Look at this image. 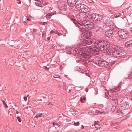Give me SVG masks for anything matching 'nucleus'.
<instances>
[{
    "instance_id": "57",
    "label": "nucleus",
    "mask_w": 132,
    "mask_h": 132,
    "mask_svg": "<svg viewBox=\"0 0 132 132\" xmlns=\"http://www.w3.org/2000/svg\"><path fill=\"white\" fill-rule=\"evenodd\" d=\"M71 91V90H69V91L70 92Z\"/></svg>"
},
{
    "instance_id": "11",
    "label": "nucleus",
    "mask_w": 132,
    "mask_h": 132,
    "mask_svg": "<svg viewBox=\"0 0 132 132\" xmlns=\"http://www.w3.org/2000/svg\"><path fill=\"white\" fill-rule=\"evenodd\" d=\"M67 5L64 3H61L59 5V9L62 12H64L67 10Z\"/></svg>"
},
{
    "instance_id": "51",
    "label": "nucleus",
    "mask_w": 132,
    "mask_h": 132,
    "mask_svg": "<svg viewBox=\"0 0 132 132\" xmlns=\"http://www.w3.org/2000/svg\"><path fill=\"white\" fill-rule=\"evenodd\" d=\"M131 94L132 95V89L131 92Z\"/></svg>"
},
{
    "instance_id": "50",
    "label": "nucleus",
    "mask_w": 132,
    "mask_h": 132,
    "mask_svg": "<svg viewBox=\"0 0 132 132\" xmlns=\"http://www.w3.org/2000/svg\"><path fill=\"white\" fill-rule=\"evenodd\" d=\"M46 69H49V68H47L46 67ZM46 70H48V69H46Z\"/></svg>"
},
{
    "instance_id": "53",
    "label": "nucleus",
    "mask_w": 132,
    "mask_h": 132,
    "mask_svg": "<svg viewBox=\"0 0 132 132\" xmlns=\"http://www.w3.org/2000/svg\"><path fill=\"white\" fill-rule=\"evenodd\" d=\"M18 113H19L17 111H16V113H17V114H18Z\"/></svg>"
},
{
    "instance_id": "7",
    "label": "nucleus",
    "mask_w": 132,
    "mask_h": 132,
    "mask_svg": "<svg viewBox=\"0 0 132 132\" xmlns=\"http://www.w3.org/2000/svg\"><path fill=\"white\" fill-rule=\"evenodd\" d=\"M84 20H82V24L85 26L86 28L92 29L94 28L95 24L92 22L87 20L86 18H84Z\"/></svg>"
},
{
    "instance_id": "27",
    "label": "nucleus",
    "mask_w": 132,
    "mask_h": 132,
    "mask_svg": "<svg viewBox=\"0 0 132 132\" xmlns=\"http://www.w3.org/2000/svg\"><path fill=\"white\" fill-rule=\"evenodd\" d=\"M128 78L129 79H132V71L129 73Z\"/></svg>"
},
{
    "instance_id": "1",
    "label": "nucleus",
    "mask_w": 132,
    "mask_h": 132,
    "mask_svg": "<svg viewBox=\"0 0 132 132\" xmlns=\"http://www.w3.org/2000/svg\"><path fill=\"white\" fill-rule=\"evenodd\" d=\"M80 43L78 44L77 47L78 48H75L69 47L67 49V52L69 54L75 55L76 54H79L78 56L77 60L83 64L85 66H87L88 64H89L90 62L93 59V56L89 55L88 52H85L81 50L84 49V48H81L78 46Z\"/></svg>"
},
{
    "instance_id": "22",
    "label": "nucleus",
    "mask_w": 132,
    "mask_h": 132,
    "mask_svg": "<svg viewBox=\"0 0 132 132\" xmlns=\"http://www.w3.org/2000/svg\"><path fill=\"white\" fill-rule=\"evenodd\" d=\"M82 4H77L76 6V8L78 10H80Z\"/></svg>"
},
{
    "instance_id": "5",
    "label": "nucleus",
    "mask_w": 132,
    "mask_h": 132,
    "mask_svg": "<svg viewBox=\"0 0 132 132\" xmlns=\"http://www.w3.org/2000/svg\"><path fill=\"white\" fill-rule=\"evenodd\" d=\"M70 19L72 21H73L74 23L77 26L80 31L82 32H83V31H84L85 30L86 28L85 25L83 24L82 22L81 23H79L73 17H71Z\"/></svg>"
},
{
    "instance_id": "38",
    "label": "nucleus",
    "mask_w": 132,
    "mask_h": 132,
    "mask_svg": "<svg viewBox=\"0 0 132 132\" xmlns=\"http://www.w3.org/2000/svg\"><path fill=\"white\" fill-rule=\"evenodd\" d=\"M17 2L18 4H20L21 3V2L20 0H17Z\"/></svg>"
},
{
    "instance_id": "12",
    "label": "nucleus",
    "mask_w": 132,
    "mask_h": 132,
    "mask_svg": "<svg viewBox=\"0 0 132 132\" xmlns=\"http://www.w3.org/2000/svg\"><path fill=\"white\" fill-rule=\"evenodd\" d=\"M104 52H106L107 54L109 55H112L114 56V51H113L112 49L110 48V45L108 48H106V49L104 50Z\"/></svg>"
},
{
    "instance_id": "54",
    "label": "nucleus",
    "mask_w": 132,
    "mask_h": 132,
    "mask_svg": "<svg viewBox=\"0 0 132 132\" xmlns=\"http://www.w3.org/2000/svg\"><path fill=\"white\" fill-rule=\"evenodd\" d=\"M5 104V105H6V106L7 107H8V106H7V105L6 104V103Z\"/></svg>"
},
{
    "instance_id": "39",
    "label": "nucleus",
    "mask_w": 132,
    "mask_h": 132,
    "mask_svg": "<svg viewBox=\"0 0 132 132\" xmlns=\"http://www.w3.org/2000/svg\"><path fill=\"white\" fill-rule=\"evenodd\" d=\"M35 3L36 6H38L40 3L38 2H35Z\"/></svg>"
},
{
    "instance_id": "33",
    "label": "nucleus",
    "mask_w": 132,
    "mask_h": 132,
    "mask_svg": "<svg viewBox=\"0 0 132 132\" xmlns=\"http://www.w3.org/2000/svg\"><path fill=\"white\" fill-rule=\"evenodd\" d=\"M53 77L55 78H60V77L59 75H54V76H53Z\"/></svg>"
},
{
    "instance_id": "45",
    "label": "nucleus",
    "mask_w": 132,
    "mask_h": 132,
    "mask_svg": "<svg viewBox=\"0 0 132 132\" xmlns=\"http://www.w3.org/2000/svg\"><path fill=\"white\" fill-rule=\"evenodd\" d=\"M50 38H51V37H48V38H47V39L48 40H50Z\"/></svg>"
},
{
    "instance_id": "23",
    "label": "nucleus",
    "mask_w": 132,
    "mask_h": 132,
    "mask_svg": "<svg viewBox=\"0 0 132 132\" xmlns=\"http://www.w3.org/2000/svg\"><path fill=\"white\" fill-rule=\"evenodd\" d=\"M96 113L97 114H105V112L104 111L101 112L97 110H96Z\"/></svg>"
},
{
    "instance_id": "46",
    "label": "nucleus",
    "mask_w": 132,
    "mask_h": 132,
    "mask_svg": "<svg viewBox=\"0 0 132 132\" xmlns=\"http://www.w3.org/2000/svg\"><path fill=\"white\" fill-rule=\"evenodd\" d=\"M2 102L3 103V104L4 105L6 103L4 101H3Z\"/></svg>"
},
{
    "instance_id": "36",
    "label": "nucleus",
    "mask_w": 132,
    "mask_h": 132,
    "mask_svg": "<svg viewBox=\"0 0 132 132\" xmlns=\"http://www.w3.org/2000/svg\"><path fill=\"white\" fill-rule=\"evenodd\" d=\"M40 24L45 25L47 24L46 22H41L40 23Z\"/></svg>"
},
{
    "instance_id": "58",
    "label": "nucleus",
    "mask_w": 132,
    "mask_h": 132,
    "mask_svg": "<svg viewBox=\"0 0 132 132\" xmlns=\"http://www.w3.org/2000/svg\"><path fill=\"white\" fill-rule=\"evenodd\" d=\"M29 95H27V97H28L29 96Z\"/></svg>"
},
{
    "instance_id": "3",
    "label": "nucleus",
    "mask_w": 132,
    "mask_h": 132,
    "mask_svg": "<svg viewBox=\"0 0 132 132\" xmlns=\"http://www.w3.org/2000/svg\"><path fill=\"white\" fill-rule=\"evenodd\" d=\"M84 31L82 32L83 36L84 38L78 45L79 47L82 48L85 47V46L87 45H89L91 44L93 42L92 39L88 38L90 35L89 29L86 28L85 30Z\"/></svg>"
},
{
    "instance_id": "34",
    "label": "nucleus",
    "mask_w": 132,
    "mask_h": 132,
    "mask_svg": "<svg viewBox=\"0 0 132 132\" xmlns=\"http://www.w3.org/2000/svg\"><path fill=\"white\" fill-rule=\"evenodd\" d=\"M74 124L75 126H77L79 125L80 123L79 122H74Z\"/></svg>"
},
{
    "instance_id": "18",
    "label": "nucleus",
    "mask_w": 132,
    "mask_h": 132,
    "mask_svg": "<svg viewBox=\"0 0 132 132\" xmlns=\"http://www.w3.org/2000/svg\"><path fill=\"white\" fill-rule=\"evenodd\" d=\"M128 105L126 103L121 104L120 105V109L122 110H125L128 108Z\"/></svg>"
},
{
    "instance_id": "32",
    "label": "nucleus",
    "mask_w": 132,
    "mask_h": 132,
    "mask_svg": "<svg viewBox=\"0 0 132 132\" xmlns=\"http://www.w3.org/2000/svg\"><path fill=\"white\" fill-rule=\"evenodd\" d=\"M53 9L52 6V5H50V7L48 8L47 9V10H51Z\"/></svg>"
},
{
    "instance_id": "9",
    "label": "nucleus",
    "mask_w": 132,
    "mask_h": 132,
    "mask_svg": "<svg viewBox=\"0 0 132 132\" xmlns=\"http://www.w3.org/2000/svg\"><path fill=\"white\" fill-rule=\"evenodd\" d=\"M118 34L119 37L123 39L127 38L129 35L128 32L121 30H120L118 31Z\"/></svg>"
},
{
    "instance_id": "10",
    "label": "nucleus",
    "mask_w": 132,
    "mask_h": 132,
    "mask_svg": "<svg viewBox=\"0 0 132 132\" xmlns=\"http://www.w3.org/2000/svg\"><path fill=\"white\" fill-rule=\"evenodd\" d=\"M112 100L115 104L118 103V102L121 101V98L119 97L118 95L117 94L115 95L114 94L113 95Z\"/></svg>"
},
{
    "instance_id": "41",
    "label": "nucleus",
    "mask_w": 132,
    "mask_h": 132,
    "mask_svg": "<svg viewBox=\"0 0 132 132\" xmlns=\"http://www.w3.org/2000/svg\"><path fill=\"white\" fill-rule=\"evenodd\" d=\"M38 6H39V7H43V6L40 3L39 5Z\"/></svg>"
},
{
    "instance_id": "59",
    "label": "nucleus",
    "mask_w": 132,
    "mask_h": 132,
    "mask_svg": "<svg viewBox=\"0 0 132 132\" xmlns=\"http://www.w3.org/2000/svg\"><path fill=\"white\" fill-rule=\"evenodd\" d=\"M131 32L132 33V30H131Z\"/></svg>"
},
{
    "instance_id": "29",
    "label": "nucleus",
    "mask_w": 132,
    "mask_h": 132,
    "mask_svg": "<svg viewBox=\"0 0 132 132\" xmlns=\"http://www.w3.org/2000/svg\"><path fill=\"white\" fill-rule=\"evenodd\" d=\"M52 15H48L47 14L46 16V17L47 18V19H50L51 18V16Z\"/></svg>"
},
{
    "instance_id": "28",
    "label": "nucleus",
    "mask_w": 132,
    "mask_h": 132,
    "mask_svg": "<svg viewBox=\"0 0 132 132\" xmlns=\"http://www.w3.org/2000/svg\"><path fill=\"white\" fill-rule=\"evenodd\" d=\"M42 115V114H37L35 116V118H37L38 117H41Z\"/></svg>"
},
{
    "instance_id": "4",
    "label": "nucleus",
    "mask_w": 132,
    "mask_h": 132,
    "mask_svg": "<svg viewBox=\"0 0 132 132\" xmlns=\"http://www.w3.org/2000/svg\"><path fill=\"white\" fill-rule=\"evenodd\" d=\"M89 54L91 56H93V59L92 61L90 62L89 64H88L87 66H86V67L88 66V65H90L92 62L94 63L96 65L101 67H105L108 66L109 64L108 62H107L105 61L95 60V59L94 58V55H92V54L89 53Z\"/></svg>"
},
{
    "instance_id": "16",
    "label": "nucleus",
    "mask_w": 132,
    "mask_h": 132,
    "mask_svg": "<svg viewBox=\"0 0 132 132\" xmlns=\"http://www.w3.org/2000/svg\"><path fill=\"white\" fill-rule=\"evenodd\" d=\"M101 25H102V24H97L96 26L95 25L94 28H93L96 29V32H100L103 29Z\"/></svg>"
},
{
    "instance_id": "60",
    "label": "nucleus",
    "mask_w": 132,
    "mask_h": 132,
    "mask_svg": "<svg viewBox=\"0 0 132 132\" xmlns=\"http://www.w3.org/2000/svg\"><path fill=\"white\" fill-rule=\"evenodd\" d=\"M80 15V14L79 16H80V17H81V15Z\"/></svg>"
},
{
    "instance_id": "20",
    "label": "nucleus",
    "mask_w": 132,
    "mask_h": 132,
    "mask_svg": "<svg viewBox=\"0 0 132 132\" xmlns=\"http://www.w3.org/2000/svg\"><path fill=\"white\" fill-rule=\"evenodd\" d=\"M125 45L128 47H130L132 46V40H130L128 41L125 43Z\"/></svg>"
},
{
    "instance_id": "21",
    "label": "nucleus",
    "mask_w": 132,
    "mask_h": 132,
    "mask_svg": "<svg viewBox=\"0 0 132 132\" xmlns=\"http://www.w3.org/2000/svg\"><path fill=\"white\" fill-rule=\"evenodd\" d=\"M86 99V98L85 97H82L80 98V100L81 103H84Z\"/></svg>"
},
{
    "instance_id": "31",
    "label": "nucleus",
    "mask_w": 132,
    "mask_h": 132,
    "mask_svg": "<svg viewBox=\"0 0 132 132\" xmlns=\"http://www.w3.org/2000/svg\"><path fill=\"white\" fill-rule=\"evenodd\" d=\"M108 63H110V64H113L114 62L113 61H112V60H109V62Z\"/></svg>"
},
{
    "instance_id": "17",
    "label": "nucleus",
    "mask_w": 132,
    "mask_h": 132,
    "mask_svg": "<svg viewBox=\"0 0 132 132\" xmlns=\"http://www.w3.org/2000/svg\"><path fill=\"white\" fill-rule=\"evenodd\" d=\"M121 85L120 84L118 87L115 88L110 89V92L111 93H116L117 91L120 90L121 87Z\"/></svg>"
},
{
    "instance_id": "8",
    "label": "nucleus",
    "mask_w": 132,
    "mask_h": 132,
    "mask_svg": "<svg viewBox=\"0 0 132 132\" xmlns=\"http://www.w3.org/2000/svg\"><path fill=\"white\" fill-rule=\"evenodd\" d=\"M96 13H93L91 14H85V15H84L83 17L81 18V19L82 20L83 18V19H84V18H86L87 20H90L91 21L94 22L95 20V18Z\"/></svg>"
},
{
    "instance_id": "43",
    "label": "nucleus",
    "mask_w": 132,
    "mask_h": 132,
    "mask_svg": "<svg viewBox=\"0 0 132 132\" xmlns=\"http://www.w3.org/2000/svg\"><path fill=\"white\" fill-rule=\"evenodd\" d=\"M54 32V30H51L50 32V34H51L52 33H53Z\"/></svg>"
},
{
    "instance_id": "48",
    "label": "nucleus",
    "mask_w": 132,
    "mask_h": 132,
    "mask_svg": "<svg viewBox=\"0 0 132 132\" xmlns=\"http://www.w3.org/2000/svg\"><path fill=\"white\" fill-rule=\"evenodd\" d=\"M51 104V103L49 102V103H48V104H47V105H50V104Z\"/></svg>"
},
{
    "instance_id": "56",
    "label": "nucleus",
    "mask_w": 132,
    "mask_h": 132,
    "mask_svg": "<svg viewBox=\"0 0 132 132\" xmlns=\"http://www.w3.org/2000/svg\"><path fill=\"white\" fill-rule=\"evenodd\" d=\"M28 107H26V109H28Z\"/></svg>"
},
{
    "instance_id": "37",
    "label": "nucleus",
    "mask_w": 132,
    "mask_h": 132,
    "mask_svg": "<svg viewBox=\"0 0 132 132\" xmlns=\"http://www.w3.org/2000/svg\"><path fill=\"white\" fill-rule=\"evenodd\" d=\"M55 33L57 34L59 36H60V35H62V34L61 33L58 32L57 31Z\"/></svg>"
},
{
    "instance_id": "35",
    "label": "nucleus",
    "mask_w": 132,
    "mask_h": 132,
    "mask_svg": "<svg viewBox=\"0 0 132 132\" xmlns=\"http://www.w3.org/2000/svg\"><path fill=\"white\" fill-rule=\"evenodd\" d=\"M17 118L18 119V121L19 122H21V119L20 118V117L19 116H18L17 117Z\"/></svg>"
},
{
    "instance_id": "19",
    "label": "nucleus",
    "mask_w": 132,
    "mask_h": 132,
    "mask_svg": "<svg viewBox=\"0 0 132 132\" xmlns=\"http://www.w3.org/2000/svg\"><path fill=\"white\" fill-rule=\"evenodd\" d=\"M113 33V31L111 30H108L106 31L105 34L107 36L110 37L112 34Z\"/></svg>"
},
{
    "instance_id": "15",
    "label": "nucleus",
    "mask_w": 132,
    "mask_h": 132,
    "mask_svg": "<svg viewBox=\"0 0 132 132\" xmlns=\"http://www.w3.org/2000/svg\"><path fill=\"white\" fill-rule=\"evenodd\" d=\"M102 16L96 13L94 22H96L102 19Z\"/></svg>"
},
{
    "instance_id": "55",
    "label": "nucleus",
    "mask_w": 132,
    "mask_h": 132,
    "mask_svg": "<svg viewBox=\"0 0 132 132\" xmlns=\"http://www.w3.org/2000/svg\"><path fill=\"white\" fill-rule=\"evenodd\" d=\"M88 91V89H87L86 90V91L87 92Z\"/></svg>"
},
{
    "instance_id": "61",
    "label": "nucleus",
    "mask_w": 132,
    "mask_h": 132,
    "mask_svg": "<svg viewBox=\"0 0 132 132\" xmlns=\"http://www.w3.org/2000/svg\"><path fill=\"white\" fill-rule=\"evenodd\" d=\"M131 29H132V27H131Z\"/></svg>"
},
{
    "instance_id": "44",
    "label": "nucleus",
    "mask_w": 132,
    "mask_h": 132,
    "mask_svg": "<svg viewBox=\"0 0 132 132\" xmlns=\"http://www.w3.org/2000/svg\"><path fill=\"white\" fill-rule=\"evenodd\" d=\"M85 74L86 76H89V74L88 73H85Z\"/></svg>"
},
{
    "instance_id": "25",
    "label": "nucleus",
    "mask_w": 132,
    "mask_h": 132,
    "mask_svg": "<svg viewBox=\"0 0 132 132\" xmlns=\"http://www.w3.org/2000/svg\"><path fill=\"white\" fill-rule=\"evenodd\" d=\"M45 5H46V6L45 7L46 9L47 10V9L48 8H49V7H50V5H51V4L50 3H45Z\"/></svg>"
},
{
    "instance_id": "40",
    "label": "nucleus",
    "mask_w": 132,
    "mask_h": 132,
    "mask_svg": "<svg viewBox=\"0 0 132 132\" xmlns=\"http://www.w3.org/2000/svg\"><path fill=\"white\" fill-rule=\"evenodd\" d=\"M58 45L59 46H60V47H62L61 48H62V47L63 46H63L62 44H60L59 45Z\"/></svg>"
},
{
    "instance_id": "42",
    "label": "nucleus",
    "mask_w": 132,
    "mask_h": 132,
    "mask_svg": "<svg viewBox=\"0 0 132 132\" xmlns=\"http://www.w3.org/2000/svg\"><path fill=\"white\" fill-rule=\"evenodd\" d=\"M24 101H26L27 100V98L26 97H24Z\"/></svg>"
},
{
    "instance_id": "26",
    "label": "nucleus",
    "mask_w": 132,
    "mask_h": 132,
    "mask_svg": "<svg viewBox=\"0 0 132 132\" xmlns=\"http://www.w3.org/2000/svg\"><path fill=\"white\" fill-rule=\"evenodd\" d=\"M53 126L54 127H55V129L58 128L59 126V125L58 124L55 123H53Z\"/></svg>"
},
{
    "instance_id": "49",
    "label": "nucleus",
    "mask_w": 132,
    "mask_h": 132,
    "mask_svg": "<svg viewBox=\"0 0 132 132\" xmlns=\"http://www.w3.org/2000/svg\"><path fill=\"white\" fill-rule=\"evenodd\" d=\"M52 128H50L49 129V131H51L52 130Z\"/></svg>"
},
{
    "instance_id": "30",
    "label": "nucleus",
    "mask_w": 132,
    "mask_h": 132,
    "mask_svg": "<svg viewBox=\"0 0 132 132\" xmlns=\"http://www.w3.org/2000/svg\"><path fill=\"white\" fill-rule=\"evenodd\" d=\"M105 95L106 96V97L107 98H109V96H110V95L108 93H106L105 94Z\"/></svg>"
},
{
    "instance_id": "47",
    "label": "nucleus",
    "mask_w": 132,
    "mask_h": 132,
    "mask_svg": "<svg viewBox=\"0 0 132 132\" xmlns=\"http://www.w3.org/2000/svg\"><path fill=\"white\" fill-rule=\"evenodd\" d=\"M84 128V126H83V125H82L81 129H83Z\"/></svg>"
},
{
    "instance_id": "2",
    "label": "nucleus",
    "mask_w": 132,
    "mask_h": 132,
    "mask_svg": "<svg viewBox=\"0 0 132 132\" xmlns=\"http://www.w3.org/2000/svg\"><path fill=\"white\" fill-rule=\"evenodd\" d=\"M109 43L106 41H96L94 45L89 47L91 53L94 54L98 55L99 53V50L104 51L109 46Z\"/></svg>"
},
{
    "instance_id": "52",
    "label": "nucleus",
    "mask_w": 132,
    "mask_h": 132,
    "mask_svg": "<svg viewBox=\"0 0 132 132\" xmlns=\"http://www.w3.org/2000/svg\"><path fill=\"white\" fill-rule=\"evenodd\" d=\"M117 129L116 127V128H113V130H115V129Z\"/></svg>"
},
{
    "instance_id": "6",
    "label": "nucleus",
    "mask_w": 132,
    "mask_h": 132,
    "mask_svg": "<svg viewBox=\"0 0 132 132\" xmlns=\"http://www.w3.org/2000/svg\"><path fill=\"white\" fill-rule=\"evenodd\" d=\"M126 53L124 50L120 49H116L114 51V56L115 57H120L125 56Z\"/></svg>"
},
{
    "instance_id": "13",
    "label": "nucleus",
    "mask_w": 132,
    "mask_h": 132,
    "mask_svg": "<svg viewBox=\"0 0 132 132\" xmlns=\"http://www.w3.org/2000/svg\"><path fill=\"white\" fill-rule=\"evenodd\" d=\"M88 7L84 4H81L79 11L84 13H85L88 11Z\"/></svg>"
},
{
    "instance_id": "24",
    "label": "nucleus",
    "mask_w": 132,
    "mask_h": 132,
    "mask_svg": "<svg viewBox=\"0 0 132 132\" xmlns=\"http://www.w3.org/2000/svg\"><path fill=\"white\" fill-rule=\"evenodd\" d=\"M120 13H115L114 15V17L115 18H117L120 16Z\"/></svg>"
},
{
    "instance_id": "14",
    "label": "nucleus",
    "mask_w": 132,
    "mask_h": 132,
    "mask_svg": "<svg viewBox=\"0 0 132 132\" xmlns=\"http://www.w3.org/2000/svg\"><path fill=\"white\" fill-rule=\"evenodd\" d=\"M68 5L71 7L75 6L76 3V0H67Z\"/></svg>"
}]
</instances>
